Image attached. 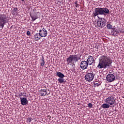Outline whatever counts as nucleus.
I'll use <instances>...</instances> for the list:
<instances>
[{
  "label": "nucleus",
  "instance_id": "nucleus-1",
  "mask_svg": "<svg viewBox=\"0 0 124 124\" xmlns=\"http://www.w3.org/2000/svg\"><path fill=\"white\" fill-rule=\"evenodd\" d=\"M113 61L111 60L110 57L106 55H102L99 58V63L97 66V68L99 69H105L107 67H110Z\"/></svg>",
  "mask_w": 124,
  "mask_h": 124
},
{
  "label": "nucleus",
  "instance_id": "nucleus-2",
  "mask_svg": "<svg viewBox=\"0 0 124 124\" xmlns=\"http://www.w3.org/2000/svg\"><path fill=\"white\" fill-rule=\"evenodd\" d=\"M116 100H115V97L112 96H108L106 97L105 99V103L103 104L101 107L103 109H108L110 108V106L114 105L115 104Z\"/></svg>",
  "mask_w": 124,
  "mask_h": 124
},
{
  "label": "nucleus",
  "instance_id": "nucleus-3",
  "mask_svg": "<svg viewBox=\"0 0 124 124\" xmlns=\"http://www.w3.org/2000/svg\"><path fill=\"white\" fill-rule=\"evenodd\" d=\"M109 9L106 7L95 8L92 15L93 17H96L97 15H104V14H109Z\"/></svg>",
  "mask_w": 124,
  "mask_h": 124
},
{
  "label": "nucleus",
  "instance_id": "nucleus-4",
  "mask_svg": "<svg viewBox=\"0 0 124 124\" xmlns=\"http://www.w3.org/2000/svg\"><path fill=\"white\" fill-rule=\"evenodd\" d=\"M81 56L78 57L77 55H70L66 59L67 64L68 65H73L76 63L78 60L80 59Z\"/></svg>",
  "mask_w": 124,
  "mask_h": 124
},
{
  "label": "nucleus",
  "instance_id": "nucleus-5",
  "mask_svg": "<svg viewBox=\"0 0 124 124\" xmlns=\"http://www.w3.org/2000/svg\"><path fill=\"white\" fill-rule=\"evenodd\" d=\"M8 21V20L6 17V15L4 14H0V28L3 29L4 25L7 23Z\"/></svg>",
  "mask_w": 124,
  "mask_h": 124
},
{
  "label": "nucleus",
  "instance_id": "nucleus-6",
  "mask_svg": "<svg viewBox=\"0 0 124 124\" xmlns=\"http://www.w3.org/2000/svg\"><path fill=\"white\" fill-rule=\"evenodd\" d=\"M106 25V20L104 18H99L98 17V19L97 22V25L99 28H104Z\"/></svg>",
  "mask_w": 124,
  "mask_h": 124
},
{
  "label": "nucleus",
  "instance_id": "nucleus-7",
  "mask_svg": "<svg viewBox=\"0 0 124 124\" xmlns=\"http://www.w3.org/2000/svg\"><path fill=\"white\" fill-rule=\"evenodd\" d=\"M94 78V74L93 72L90 73H88L85 76V79L86 81L88 82H92L93 78Z\"/></svg>",
  "mask_w": 124,
  "mask_h": 124
},
{
  "label": "nucleus",
  "instance_id": "nucleus-8",
  "mask_svg": "<svg viewBox=\"0 0 124 124\" xmlns=\"http://www.w3.org/2000/svg\"><path fill=\"white\" fill-rule=\"evenodd\" d=\"M39 33H40L41 37H46L47 34H48V31L45 28H43L39 31Z\"/></svg>",
  "mask_w": 124,
  "mask_h": 124
},
{
  "label": "nucleus",
  "instance_id": "nucleus-9",
  "mask_svg": "<svg viewBox=\"0 0 124 124\" xmlns=\"http://www.w3.org/2000/svg\"><path fill=\"white\" fill-rule=\"evenodd\" d=\"M79 65L81 69H82L83 70H85V69H87V68H88V66L89 65V64L88 63V62H87V61H82L80 62Z\"/></svg>",
  "mask_w": 124,
  "mask_h": 124
},
{
  "label": "nucleus",
  "instance_id": "nucleus-10",
  "mask_svg": "<svg viewBox=\"0 0 124 124\" xmlns=\"http://www.w3.org/2000/svg\"><path fill=\"white\" fill-rule=\"evenodd\" d=\"M106 80L108 82L111 83V82L115 81V76L112 74H108L106 77Z\"/></svg>",
  "mask_w": 124,
  "mask_h": 124
},
{
  "label": "nucleus",
  "instance_id": "nucleus-11",
  "mask_svg": "<svg viewBox=\"0 0 124 124\" xmlns=\"http://www.w3.org/2000/svg\"><path fill=\"white\" fill-rule=\"evenodd\" d=\"M86 62L89 65H92L93 63V62H94V59L93 56L90 55L87 58Z\"/></svg>",
  "mask_w": 124,
  "mask_h": 124
},
{
  "label": "nucleus",
  "instance_id": "nucleus-12",
  "mask_svg": "<svg viewBox=\"0 0 124 124\" xmlns=\"http://www.w3.org/2000/svg\"><path fill=\"white\" fill-rule=\"evenodd\" d=\"M39 94L41 96H45V95H47V88L46 87L41 89L39 91Z\"/></svg>",
  "mask_w": 124,
  "mask_h": 124
},
{
  "label": "nucleus",
  "instance_id": "nucleus-13",
  "mask_svg": "<svg viewBox=\"0 0 124 124\" xmlns=\"http://www.w3.org/2000/svg\"><path fill=\"white\" fill-rule=\"evenodd\" d=\"M20 99L21 105H27V104L29 103V102L28 101L27 98H23L20 97Z\"/></svg>",
  "mask_w": 124,
  "mask_h": 124
},
{
  "label": "nucleus",
  "instance_id": "nucleus-14",
  "mask_svg": "<svg viewBox=\"0 0 124 124\" xmlns=\"http://www.w3.org/2000/svg\"><path fill=\"white\" fill-rule=\"evenodd\" d=\"M111 33L114 36H117L118 34L120 33V31H119L118 29H116V28H113Z\"/></svg>",
  "mask_w": 124,
  "mask_h": 124
},
{
  "label": "nucleus",
  "instance_id": "nucleus-15",
  "mask_svg": "<svg viewBox=\"0 0 124 124\" xmlns=\"http://www.w3.org/2000/svg\"><path fill=\"white\" fill-rule=\"evenodd\" d=\"M41 37V35L39 33H36L33 36V39L35 41H38V40H39Z\"/></svg>",
  "mask_w": 124,
  "mask_h": 124
},
{
  "label": "nucleus",
  "instance_id": "nucleus-16",
  "mask_svg": "<svg viewBox=\"0 0 124 124\" xmlns=\"http://www.w3.org/2000/svg\"><path fill=\"white\" fill-rule=\"evenodd\" d=\"M40 64L42 67H44L45 65V59H44L43 56H42V59H40Z\"/></svg>",
  "mask_w": 124,
  "mask_h": 124
},
{
  "label": "nucleus",
  "instance_id": "nucleus-17",
  "mask_svg": "<svg viewBox=\"0 0 124 124\" xmlns=\"http://www.w3.org/2000/svg\"><path fill=\"white\" fill-rule=\"evenodd\" d=\"M31 17L32 20V21H35L36 19H38V16H37V14L36 13H34Z\"/></svg>",
  "mask_w": 124,
  "mask_h": 124
},
{
  "label": "nucleus",
  "instance_id": "nucleus-18",
  "mask_svg": "<svg viewBox=\"0 0 124 124\" xmlns=\"http://www.w3.org/2000/svg\"><path fill=\"white\" fill-rule=\"evenodd\" d=\"M57 76L59 77V78H64L65 76L61 72H56V73L55 74Z\"/></svg>",
  "mask_w": 124,
  "mask_h": 124
},
{
  "label": "nucleus",
  "instance_id": "nucleus-19",
  "mask_svg": "<svg viewBox=\"0 0 124 124\" xmlns=\"http://www.w3.org/2000/svg\"><path fill=\"white\" fill-rule=\"evenodd\" d=\"M17 11H18V8H14L12 11V14H13V15H16V14L17 13Z\"/></svg>",
  "mask_w": 124,
  "mask_h": 124
},
{
  "label": "nucleus",
  "instance_id": "nucleus-20",
  "mask_svg": "<svg viewBox=\"0 0 124 124\" xmlns=\"http://www.w3.org/2000/svg\"><path fill=\"white\" fill-rule=\"evenodd\" d=\"M107 28L108 29V30H111V29H113V25L110 24L109 23H107Z\"/></svg>",
  "mask_w": 124,
  "mask_h": 124
},
{
  "label": "nucleus",
  "instance_id": "nucleus-21",
  "mask_svg": "<svg viewBox=\"0 0 124 124\" xmlns=\"http://www.w3.org/2000/svg\"><path fill=\"white\" fill-rule=\"evenodd\" d=\"M58 81L59 83H60L61 84L64 83V79L63 78H58Z\"/></svg>",
  "mask_w": 124,
  "mask_h": 124
},
{
  "label": "nucleus",
  "instance_id": "nucleus-22",
  "mask_svg": "<svg viewBox=\"0 0 124 124\" xmlns=\"http://www.w3.org/2000/svg\"><path fill=\"white\" fill-rule=\"evenodd\" d=\"M118 31H119V32H120L121 33H124V28H121L119 29Z\"/></svg>",
  "mask_w": 124,
  "mask_h": 124
},
{
  "label": "nucleus",
  "instance_id": "nucleus-23",
  "mask_svg": "<svg viewBox=\"0 0 124 124\" xmlns=\"http://www.w3.org/2000/svg\"><path fill=\"white\" fill-rule=\"evenodd\" d=\"M75 4L76 5V7H79V4H78V1H76L75 2Z\"/></svg>",
  "mask_w": 124,
  "mask_h": 124
},
{
  "label": "nucleus",
  "instance_id": "nucleus-24",
  "mask_svg": "<svg viewBox=\"0 0 124 124\" xmlns=\"http://www.w3.org/2000/svg\"><path fill=\"white\" fill-rule=\"evenodd\" d=\"M88 107H89V108H93V104L89 103L88 104Z\"/></svg>",
  "mask_w": 124,
  "mask_h": 124
},
{
  "label": "nucleus",
  "instance_id": "nucleus-25",
  "mask_svg": "<svg viewBox=\"0 0 124 124\" xmlns=\"http://www.w3.org/2000/svg\"><path fill=\"white\" fill-rule=\"evenodd\" d=\"M28 123H31V118L30 117L29 118H27Z\"/></svg>",
  "mask_w": 124,
  "mask_h": 124
},
{
  "label": "nucleus",
  "instance_id": "nucleus-26",
  "mask_svg": "<svg viewBox=\"0 0 124 124\" xmlns=\"http://www.w3.org/2000/svg\"><path fill=\"white\" fill-rule=\"evenodd\" d=\"M99 86V83H94V87L95 88L96 87H98Z\"/></svg>",
  "mask_w": 124,
  "mask_h": 124
},
{
  "label": "nucleus",
  "instance_id": "nucleus-27",
  "mask_svg": "<svg viewBox=\"0 0 124 124\" xmlns=\"http://www.w3.org/2000/svg\"><path fill=\"white\" fill-rule=\"evenodd\" d=\"M27 35H31V32L30 31H27Z\"/></svg>",
  "mask_w": 124,
  "mask_h": 124
},
{
  "label": "nucleus",
  "instance_id": "nucleus-28",
  "mask_svg": "<svg viewBox=\"0 0 124 124\" xmlns=\"http://www.w3.org/2000/svg\"><path fill=\"white\" fill-rule=\"evenodd\" d=\"M18 95L19 96L21 97L23 95V94L22 93H20Z\"/></svg>",
  "mask_w": 124,
  "mask_h": 124
},
{
  "label": "nucleus",
  "instance_id": "nucleus-29",
  "mask_svg": "<svg viewBox=\"0 0 124 124\" xmlns=\"http://www.w3.org/2000/svg\"><path fill=\"white\" fill-rule=\"evenodd\" d=\"M23 96H25L26 95L24 94V93H22Z\"/></svg>",
  "mask_w": 124,
  "mask_h": 124
},
{
  "label": "nucleus",
  "instance_id": "nucleus-30",
  "mask_svg": "<svg viewBox=\"0 0 124 124\" xmlns=\"http://www.w3.org/2000/svg\"><path fill=\"white\" fill-rule=\"evenodd\" d=\"M21 1H25V0H21Z\"/></svg>",
  "mask_w": 124,
  "mask_h": 124
}]
</instances>
